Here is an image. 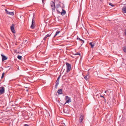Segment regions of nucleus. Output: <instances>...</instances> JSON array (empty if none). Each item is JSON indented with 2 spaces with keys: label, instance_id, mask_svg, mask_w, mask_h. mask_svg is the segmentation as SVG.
I'll list each match as a JSON object with an SVG mask.
<instances>
[{
  "label": "nucleus",
  "instance_id": "obj_32",
  "mask_svg": "<svg viewBox=\"0 0 126 126\" xmlns=\"http://www.w3.org/2000/svg\"><path fill=\"white\" fill-rule=\"evenodd\" d=\"M65 76H63V77H62V78H65Z\"/></svg>",
  "mask_w": 126,
  "mask_h": 126
},
{
  "label": "nucleus",
  "instance_id": "obj_13",
  "mask_svg": "<svg viewBox=\"0 0 126 126\" xmlns=\"http://www.w3.org/2000/svg\"><path fill=\"white\" fill-rule=\"evenodd\" d=\"M58 93L59 94H62V89H60L58 90L57 91Z\"/></svg>",
  "mask_w": 126,
  "mask_h": 126
},
{
  "label": "nucleus",
  "instance_id": "obj_38",
  "mask_svg": "<svg viewBox=\"0 0 126 126\" xmlns=\"http://www.w3.org/2000/svg\"><path fill=\"white\" fill-rule=\"evenodd\" d=\"M106 92H107V91H105V93H106Z\"/></svg>",
  "mask_w": 126,
  "mask_h": 126
},
{
  "label": "nucleus",
  "instance_id": "obj_31",
  "mask_svg": "<svg viewBox=\"0 0 126 126\" xmlns=\"http://www.w3.org/2000/svg\"><path fill=\"white\" fill-rule=\"evenodd\" d=\"M100 97L104 98V97L102 95H101L100 96Z\"/></svg>",
  "mask_w": 126,
  "mask_h": 126
},
{
  "label": "nucleus",
  "instance_id": "obj_33",
  "mask_svg": "<svg viewBox=\"0 0 126 126\" xmlns=\"http://www.w3.org/2000/svg\"><path fill=\"white\" fill-rule=\"evenodd\" d=\"M46 19H44V21H45V23H47V22H46Z\"/></svg>",
  "mask_w": 126,
  "mask_h": 126
},
{
  "label": "nucleus",
  "instance_id": "obj_1",
  "mask_svg": "<svg viewBox=\"0 0 126 126\" xmlns=\"http://www.w3.org/2000/svg\"><path fill=\"white\" fill-rule=\"evenodd\" d=\"M66 65L67 69L66 72H68L71 70V65L70 64L68 63H66Z\"/></svg>",
  "mask_w": 126,
  "mask_h": 126
},
{
  "label": "nucleus",
  "instance_id": "obj_28",
  "mask_svg": "<svg viewBox=\"0 0 126 126\" xmlns=\"http://www.w3.org/2000/svg\"><path fill=\"white\" fill-rule=\"evenodd\" d=\"M60 76H61V75H60V76L58 77L57 80H59L60 78Z\"/></svg>",
  "mask_w": 126,
  "mask_h": 126
},
{
  "label": "nucleus",
  "instance_id": "obj_36",
  "mask_svg": "<svg viewBox=\"0 0 126 126\" xmlns=\"http://www.w3.org/2000/svg\"><path fill=\"white\" fill-rule=\"evenodd\" d=\"M100 0V1H101V2L103 0Z\"/></svg>",
  "mask_w": 126,
  "mask_h": 126
},
{
  "label": "nucleus",
  "instance_id": "obj_16",
  "mask_svg": "<svg viewBox=\"0 0 126 126\" xmlns=\"http://www.w3.org/2000/svg\"><path fill=\"white\" fill-rule=\"evenodd\" d=\"M60 31H57L56 32V33H55V34L54 36L53 37L54 38L55 37V36H56V35H57V34H58L60 33Z\"/></svg>",
  "mask_w": 126,
  "mask_h": 126
},
{
  "label": "nucleus",
  "instance_id": "obj_40",
  "mask_svg": "<svg viewBox=\"0 0 126 126\" xmlns=\"http://www.w3.org/2000/svg\"><path fill=\"white\" fill-rule=\"evenodd\" d=\"M25 88H27L28 87H26Z\"/></svg>",
  "mask_w": 126,
  "mask_h": 126
},
{
  "label": "nucleus",
  "instance_id": "obj_39",
  "mask_svg": "<svg viewBox=\"0 0 126 126\" xmlns=\"http://www.w3.org/2000/svg\"><path fill=\"white\" fill-rule=\"evenodd\" d=\"M48 114H49V116H50V115L49 113H48Z\"/></svg>",
  "mask_w": 126,
  "mask_h": 126
},
{
  "label": "nucleus",
  "instance_id": "obj_10",
  "mask_svg": "<svg viewBox=\"0 0 126 126\" xmlns=\"http://www.w3.org/2000/svg\"><path fill=\"white\" fill-rule=\"evenodd\" d=\"M5 11L6 13L12 16H13L14 15L13 12H9L6 9H5Z\"/></svg>",
  "mask_w": 126,
  "mask_h": 126
},
{
  "label": "nucleus",
  "instance_id": "obj_4",
  "mask_svg": "<svg viewBox=\"0 0 126 126\" xmlns=\"http://www.w3.org/2000/svg\"><path fill=\"white\" fill-rule=\"evenodd\" d=\"M0 95L3 94L5 90L4 87L2 86L0 87Z\"/></svg>",
  "mask_w": 126,
  "mask_h": 126
},
{
  "label": "nucleus",
  "instance_id": "obj_29",
  "mask_svg": "<svg viewBox=\"0 0 126 126\" xmlns=\"http://www.w3.org/2000/svg\"><path fill=\"white\" fill-rule=\"evenodd\" d=\"M29 125L27 124H25L24 125V126H29Z\"/></svg>",
  "mask_w": 126,
  "mask_h": 126
},
{
  "label": "nucleus",
  "instance_id": "obj_26",
  "mask_svg": "<svg viewBox=\"0 0 126 126\" xmlns=\"http://www.w3.org/2000/svg\"><path fill=\"white\" fill-rule=\"evenodd\" d=\"M60 6V5L59 4H57L56 5V9L57 8H58Z\"/></svg>",
  "mask_w": 126,
  "mask_h": 126
},
{
  "label": "nucleus",
  "instance_id": "obj_25",
  "mask_svg": "<svg viewBox=\"0 0 126 126\" xmlns=\"http://www.w3.org/2000/svg\"><path fill=\"white\" fill-rule=\"evenodd\" d=\"M47 38V35L45 36V37L44 38V40H45Z\"/></svg>",
  "mask_w": 126,
  "mask_h": 126
},
{
  "label": "nucleus",
  "instance_id": "obj_17",
  "mask_svg": "<svg viewBox=\"0 0 126 126\" xmlns=\"http://www.w3.org/2000/svg\"><path fill=\"white\" fill-rule=\"evenodd\" d=\"M77 39L78 40H79L80 41H81V43H84V41L82 40V39H80L79 38V37H78L77 38Z\"/></svg>",
  "mask_w": 126,
  "mask_h": 126
},
{
  "label": "nucleus",
  "instance_id": "obj_24",
  "mask_svg": "<svg viewBox=\"0 0 126 126\" xmlns=\"http://www.w3.org/2000/svg\"><path fill=\"white\" fill-rule=\"evenodd\" d=\"M52 33V32H51V33H49L48 34V37L50 36Z\"/></svg>",
  "mask_w": 126,
  "mask_h": 126
},
{
  "label": "nucleus",
  "instance_id": "obj_8",
  "mask_svg": "<svg viewBox=\"0 0 126 126\" xmlns=\"http://www.w3.org/2000/svg\"><path fill=\"white\" fill-rule=\"evenodd\" d=\"M51 6L52 7V9L53 11H54L55 8V3L53 2H52L51 3Z\"/></svg>",
  "mask_w": 126,
  "mask_h": 126
},
{
  "label": "nucleus",
  "instance_id": "obj_12",
  "mask_svg": "<svg viewBox=\"0 0 126 126\" xmlns=\"http://www.w3.org/2000/svg\"><path fill=\"white\" fill-rule=\"evenodd\" d=\"M90 78V76L89 73H88L86 76L84 77V79L86 80H87Z\"/></svg>",
  "mask_w": 126,
  "mask_h": 126
},
{
  "label": "nucleus",
  "instance_id": "obj_27",
  "mask_svg": "<svg viewBox=\"0 0 126 126\" xmlns=\"http://www.w3.org/2000/svg\"><path fill=\"white\" fill-rule=\"evenodd\" d=\"M58 85V84H56V85L55 86V88L56 89L57 88Z\"/></svg>",
  "mask_w": 126,
  "mask_h": 126
},
{
  "label": "nucleus",
  "instance_id": "obj_20",
  "mask_svg": "<svg viewBox=\"0 0 126 126\" xmlns=\"http://www.w3.org/2000/svg\"><path fill=\"white\" fill-rule=\"evenodd\" d=\"M59 80H57L56 81V84H59Z\"/></svg>",
  "mask_w": 126,
  "mask_h": 126
},
{
  "label": "nucleus",
  "instance_id": "obj_3",
  "mask_svg": "<svg viewBox=\"0 0 126 126\" xmlns=\"http://www.w3.org/2000/svg\"><path fill=\"white\" fill-rule=\"evenodd\" d=\"M83 119V115L82 114H81L80 115V117L79 118V121L80 124L82 123V121Z\"/></svg>",
  "mask_w": 126,
  "mask_h": 126
},
{
  "label": "nucleus",
  "instance_id": "obj_19",
  "mask_svg": "<svg viewBox=\"0 0 126 126\" xmlns=\"http://www.w3.org/2000/svg\"><path fill=\"white\" fill-rule=\"evenodd\" d=\"M17 58L18 59L20 60L22 58V56L20 55H18L17 56Z\"/></svg>",
  "mask_w": 126,
  "mask_h": 126
},
{
  "label": "nucleus",
  "instance_id": "obj_11",
  "mask_svg": "<svg viewBox=\"0 0 126 126\" xmlns=\"http://www.w3.org/2000/svg\"><path fill=\"white\" fill-rule=\"evenodd\" d=\"M1 55L2 56V61H3L4 60H6L7 59V57L5 56H4L2 54H1Z\"/></svg>",
  "mask_w": 126,
  "mask_h": 126
},
{
  "label": "nucleus",
  "instance_id": "obj_7",
  "mask_svg": "<svg viewBox=\"0 0 126 126\" xmlns=\"http://www.w3.org/2000/svg\"><path fill=\"white\" fill-rule=\"evenodd\" d=\"M122 12L123 13H126V4H125L122 9Z\"/></svg>",
  "mask_w": 126,
  "mask_h": 126
},
{
  "label": "nucleus",
  "instance_id": "obj_15",
  "mask_svg": "<svg viewBox=\"0 0 126 126\" xmlns=\"http://www.w3.org/2000/svg\"><path fill=\"white\" fill-rule=\"evenodd\" d=\"M89 44L90 46H91V48H93L94 46V44H93V42H91L89 43Z\"/></svg>",
  "mask_w": 126,
  "mask_h": 126
},
{
  "label": "nucleus",
  "instance_id": "obj_30",
  "mask_svg": "<svg viewBox=\"0 0 126 126\" xmlns=\"http://www.w3.org/2000/svg\"><path fill=\"white\" fill-rule=\"evenodd\" d=\"M44 0H42V2H43V6H44V4H43V3H44Z\"/></svg>",
  "mask_w": 126,
  "mask_h": 126
},
{
  "label": "nucleus",
  "instance_id": "obj_35",
  "mask_svg": "<svg viewBox=\"0 0 126 126\" xmlns=\"http://www.w3.org/2000/svg\"><path fill=\"white\" fill-rule=\"evenodd\" d=\"M25 42H26V41H27V40H25Z\"/></svg>",
  "mask_w": 126,
  "mask_h": 126
},
{
  "label": "nucleus",
  "instance_id": "obj_34",
  "mask_svg": "<svg viewBox=\"0 0 126 126\" xmlns=\"http://www.w3.org/2000/svg\"><path fill=\"white\" fill-rule=\"evenodd\" d=\"M125 34L126 35V30H125Z\"/></svg>",
  "mask_w": 126,
  "mask_h": 126
},
{
  "label": "nucleus",
  "instance_id": "obj_37",
  "mask_svg": "<svg viewBox=\"0 0 126 126\" xmlns=\"http://www.w3.org/2000/svg\"><path fill=\"white\" fill-rule=\"evenodd\" d=\"M26 91H28V89L27 90H26Z\"/></svg>",
  "mask_w": 126,
  "mask_h": 126
},
{
  "label": "nucleus",
  "instance_id": "obj_23",
  "mask_svg": "<svg viewBox=\"0 0 126 126\" xmlns=\"http://www.w3.org/2000/svg\"><path fill=\"white\" fill-rule=\"evenodd\" d=\"M74 55H79V56H80V54L79 53H75Z\"/></svg>",
  "mask_w": 126,
  "mask_h": 126
},
{
  "label": "nucleus",
  "instance_id": "obj_5",
  "mask_svg": "<svg viewBox=\"0 0 126 126\" xmlns=\"http://www.w3.org/2000/svg\"><path fill=\"white\" fill-rule=\"evenodd\" d=\"M65 99L66 100V101L65 103V104L67 103H69L71 102L70 98L68 97L67 96H66Z\"/></svg>",
  "mask_w": 126,
  "mask_h": 126
},
{
  "label": "nucleus",
  "instance_id": "obj_21",
  "mask_svg": "<svg viewBox=\"0 0 126 126\" xmlns=\"http://www.w3.org/2000/svg\"><path fill=\"white\" fill-rule=\"evenodd\" d=\"M109 4L112 7L114 6V5H113V4L111 3H109Z\"/></svg>",
  "mask_w": 126,
  "mask_h": 126
},
{
  "label": "nucleus",
  "instance_id": "obj_18",
  "mask_svg": "<svg viewBox=\"0 0 126 126\" xmlns=\"http://www.w3.org/2000/svg\"><path fill=\"white\" fill-rule=\"evenodd\" d=\"M123 49L125 52H126V46L123 47Z\"/></svg>",
  "mask_w": 126,
  "mask_h": 126
},
{
  "label": "nucleus",
  "instance_id": "obj_2",
  "mask_svg": "<svg viewBox=\"0 0 126 126\" xmlns=\"http://www.w3.org/2000/svg\"><path fill=\"white\" fill-rule=\"evenodd\" d=\"M34 17L33 16V18L32 19V24L31 26V28L32 29H34V24L35 23V20H34Z\"/></svg>",
  "mask_w": 126,
  "mask_h": 126
},
{
  "label": "nucleus",
  "instance_id": "obj_9",
  "mask_svg": "<svg viewBox=\"0 0 126 126\" xmlns=\"http://www.w3.org/2000/svg\"><path fill=\"white\" fill-rule=\"evenodd\" d=\"M63 111L64 113H69L70 112V110L66 108H64Z\"/></svg>",
  "mask_w": 126,
  "mask_h": 126
},
{
  "label": "nucleus",
  "instance_id": "obj_14",
  "mask_svg": "<svg viewBox=\"0 0 126 126\" xmlns=\"http://www.w3.org/2000/svg\"><path fill=\"white\" fill-rule=\"evenodd\" d=\"M66 13L64 9H62V12L61 13V14L62 16L64 15Z\"/></svg>",
  "mask_w": 126,
  "mask_h": 126
},
{
  "label": "nucleus",
  "instance_id": "obj_6",
  "mask_svg": "<svg viewBox=\"0 0 126 126\" xmlns=\"http://www.w3.org/2000/svg\"><path fill=\"white\" fill-rule=\"evenodd\" d=\"M15 25L13 24L11 26V29L12 32L14 33H15L16 32L14 29Z\"/></svg>",
  "mask_w": 126,
  "mask_h": 126
},
{
  "label": "nucleus",
  "instance_id": "obj_22",
  "mask_svg": "<svg viewBox=\"0 0 126 126\" xmlns=\"http://www.w3.org/2000/svg\"><path fill=\"white\" fill-rule=\"evenodd\" d=\"M4 75V73L3 72L2 73V76L1 77V79H2L3 78Z\"/></svg>",
  "mask_w": 126,
  "mask_h": 126
}]
</instances>
